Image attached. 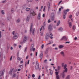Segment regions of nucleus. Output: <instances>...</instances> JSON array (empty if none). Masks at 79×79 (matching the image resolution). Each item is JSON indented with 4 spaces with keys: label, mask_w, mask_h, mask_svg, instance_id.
<instances>
[{
    "label": "nucleus",
    "mask_w": 79,
    "mask_h": 79,
    "mask_svg": "<svg viewBox=\"0 0 79 79\" xmlns=\"http://www.w3.org/2000/svg\"><path fill=\"white\" fill-rule=\"evenodd\" d=\"M18 34L17 33H15L13 37V39H17V38H18Z\"/></svg>",
    "instance_id": "obj_5"
},
{
    "label": "nucleus",
    "mask_w": 79,
    "mask_h": 79,
    "mask_svg": "<svg viewBox=\"0 0 79 79\" xmlns=\"http://www.w3.org/2000/svg\"><path fill=\"white\" fill-rule=\"evenodd\" d=\"M69 43H70L69 42H65V44H69Z\"/></svg>",
    "instance_id": "obj_62"
},
{
    "label": "nucleus",
    "mask_w": 79,
    "mask_h": 79,
    "mask_svg": "<svg viewBox=\"0 0 79 79\" xmlns=\"http://www.w3.org/2000/svg\"><path fill=\"white\" fill-rule=\"evenodd\" d=\"M30 18L29 16H28L27 17V23L29 22V20Z\"/></svg>",
    "instance_id": "obj_22"
},
{
    "label": "nucleus",
    "mask_w": 79,
    "mask_h": 79,
    "mask_svg": "<svg viewBox=\"0 0 79 79\" xmlns=\"http://www.w3.org/2000/svg\"><path fill=\"white\" fill-rule=\"evenodd\" d=\"M49 37V35H48L46 36L45 39H48Z\"/></svg>",
    "instance_id": "obj_37"
},
{
    "label": "nucleus",
    "mask_w": 79,
    "mask_h": 79,
    "mask_svg": "<svg viewBox=\"0 0 79 79\" xmlns=\"http://www.w3.org/2000/svg\"><path fill=\"white\" fill-rule=\"evenodd\" d=\"M64 63H62V67H64Z\"/></svg>",
    "instance_id": "obj_47"
},
{
    "label": "nucleus",
    "mask_w": 79,
    "mask_h": 79,
    "mask_svg": "<svg viewBox=\"0 0 79 79\" xmlns=\"http://www.w3.org/2000/svg\"><path fill=\"white\" fill-rule=\"evenodd\" d=\"M70 69H71V70H72V69H73V66H71Z\"/></svg>",
    "instance_id": "obj_55"
},
{
    "label": "nucleus",
    "mask_w": 79,
    "mask_h": 79,
    "mask_svg": "<svg viewBox=\"0 0 79 79\" xmlns=\"http://www.w3.org/2000/svg\"><path fill=\"white\" fill-rule=\"evenodd\" d=\"M31 47L32 48H34V44H31Z\"/></svg>",
    "instance_id": "obj_46"
},
{
    "label": "nucleus",
    "mask_w": 79,
    "mask_h": 79,
    "mask_svg": "<svg viewBox=\"0 0 79 79\" xmlns=\"http://www.w3.org/2000/svg\"><path fill=\"white\" fill-rule=\"evenodd\" d=\"M21 22V20H20V19H18L16 20V23H20Z\"/></svg>",
    "instance_id": "obj_23"
},
{
    "label": "nucleus",
    "mask_w": 79,
    "mask_h": 79,
    "mask_svg": "<svg viewBox=\"0 0 79 79\" xmlns=\"http://www.w3.org/2000/svg\"><path fill=\"white\" fill-rule=\"evenodd\" d=\"M74 28H75V27L74 26V25H73V31H75V29H74Z\"/></svg>",
    "instance_id": "obj_39"
},
{
    "label": "nucleus",
    "mask_w": 79,
    "mask_h": 79,
    "mask_svg": "<svg viewBox=\"0 0 79 79\" xmlns=\"http://www.w3.org/2000/svg\"><path fill=\"white\" fill-rule=\"evenodd\" d=\"M29 10H30V8H27L26 9V11H28Z\"/></svg>",
    "instance_id": "obj_33"
},
{
    "label": "nucleus",
    "mask_w": 79,
    "mask_h": 79,
    "mask_svg": "<svg viewBox=\"0 0 79 79\" xmlns=\"http://www.w3.org/2000/svg\"><path fill=\"white\" fill-rule=\"evenodd\" d=\"M52 26L51 25H49L48 26V29L50 31H52L53 29L52 28Z\"/></svg>",
    "instance_id": "obj_9"
},
{
    "label": "nucleus",
    "mask_w": 79,
    "mask_h": 79,
    "mask_svg": "<svg viewBox=\"0 0 79 79\" xmlns=\"http://www.w3.org/2000/svg\"><path fill=\"white\" fill-rule=\"evenodd\" d=\"M1 13L2 15H5V12H4V10H2Z\"/></svg>",
    "instance_id": "obj_35"
},
{
    "label": "nucleus",
    "mask_w": 79,
    "mask_h": 79,
    "mask_svg": "<svg viewBox=\"0 0 79 79\" xmlns=\"http://www.w3.org/2000/svg\"><path fill=\"white\" fill-rule=\"evenodd\" d=\"M60 21H59L57 24V26H58L59 25H60Z\"/></svg>",
    "instance_id": "obj_30"
},
{
    "label": "nucleus",
    "mask_w": 79,
    "mask_h": 79,
    "mask_svg": "<svg viewBox=\"0 0 79 79\" xmlns=\"http://www.w3.org/2000/svg\"><path fill=\"white\" fill-rule=\"evenodd\" d=\"M32 26L33 24L32 23L31 24V27H30V32H31L32 31Z\"/></svg>",
    "instance_id": "obj_16"
},
{
    "label": "nucleus",
    "mask_w": 79,
    "mask_h": 79,
    "mask_svg": "<svg viewBox=\"0 0 79 79\" xmlns=\"http://www.w3.org/2000/svg\"><path fill=\"white\" fill-rule=\"evenodd\" d=\"M52 46L53 47H55V46H56V44H53V45H52Z\"/></svg>",
    "instance_id": "obj_59"
},
{
    "label": "nucleus",
    "mask_w": 79,
    "mask_h": 79,
    "mask_svg": "<svg viewBox=\"0 0 79 79\" xmlns=\"http://www.w3.org/2000/svg\"><path fill=\"white\" fill-rule=\"evenodd\" d=\"M40 77H41L40 75H39V78H38V79H40Z\"/></svg>",
    "instance_id": "obj_64"
},
{
    "label": "nucleus",
    "mask_w": 79,
    "mask_h": 79,
    "mask_svg": "<svg viewBox=\"0 0 79 79\" xmlns=\"http://www.w3.org/2000/svg\"><path fill=\"white\" fill-rule=\"evenodd\" d=\"M17 60L18 61H19L20 60H21V58L20 57H19V56H17Z\"/></svg>",
    "instance_id": "obj_38"
},
{
    "label": "nucleus",
    "mask_w": 79,
    "mask_h": 79,
    "mask_svg": "<svg viewBox=\"0 0 79 79\" xmlns=\"http://www.w3.org/2000/svg\"><path fill=\"white\" fill-rule=\"evenodd\" d=\"M53 72L52 71V70H50V73L51 75H52V74H53Z\"/></svg>",
    "instance_id": "obj_32"
},
{
    "label": "nucleus",
    "mask_w": 79,
    "mask_h": 79,
    "mask_svg": "<svg viewBox=\"0 0 79 79\" xmlns=\"http://www.w3.org/2000/svg\"><path fill=\"white\" fill-rule=\"evenodd\" d=\"M52 36H53V34H52V33L50 34V37L51 39H52L53 38V37H52Z\"/></svg>",
    "instance_id": "obj_34"
},
{
    "label": "nucleus",
    "mask_w": 79,
    "mask_h": 79,
    "mask_svg": "<svg viewBox=\"0 0 79 79\" xmlns=\"http://www.w3.org/2000/svg\"><path fill=\"white\" fill-rule=\"evenodd\" d=\"M47 59H46L44 60V62L45 63H46V62H47Z\"/></svg>",
    "instance_id": "obj_50"
},
{
    "label": "nucleus",
    "mask_w": 79,
    "mask_h": 79,
    "mask_svg": "<svg viewBox=\"0 0 79 79\" xmlns=\"http://www.w3.org/2000/svg\"><path fill=\"white\" fill-rule=\"evenodd\" d=\"M48 11H49V10H50V2H48Z\"/></svg>",
    "instance_id": "obj_13"
},
{
    "label": "nucleus",
    "mask_w": 79,
    "mask_h": 79,
    "mask_svg": "<svg viewBox=\"0 0 79 79\" xmlns=\"http://www.w3.org/2000/svg\"><path fill=\"white\" fill-rule=\"evenodd\" d=\"M74 40H77V37H75L74 38Z\"/></svg>",
    "instance_id": "obj_63"
},
{
    "label": "nucleus",
    "mask_w": 79,
    "mask_h": 79,
    "mask_svg": "<svg viewBox=\"0 0 79 79\" xmlns=\"http://www.w3.org/2000/svg\"><path fill=\"white\" fill-rule=\"evenodd\" d=\"M67 40V38L66 36H63L60 40Z\"/></svg>",
    "instance_id": "obj_8"
},
{
    "label": "nucleus",
    "mask_w": 79,
    "mask_h": 79,
    "mask_svg": "<svg viewBox=\"0 0 79 79\" xmlns=\"http://www.w3.org/2000/svg\"><path fill=\"white\" fill-rule=\"evenodd\" d=\"M69 9H67L66 10H64L63 11H64V12H65V14L66 15L67 14V12H69Z\"/></svg>",
    "instance_id": "obj_12"
},
{
    "label": "nucleus",
    "mask_w": 79,
    "mask_h": 79,
    "mask_svg": "<svg viewBox=\"0 0 79 79\" xmlns=\"http://www.w3.org/2000/svg\"><path fill=\"white\" fill-rule=\"evenodd\" d=\"M10 17H7V21H9L10 20Z\"/></svg>",
    "instance_id": "obj_25"
},
{
    "label": "nucleus",
    "mask_w": 79,
    "mask_h": 79,
    "mask_svg": "<svg viewBox=\"0 0 79 79\" xmlns=\"http://www.w3.org/2000/svg\"><path fill=\"white\" fill-rule=\"evenodd\" d=\"M11 11L12 13H13V11H14V9H12L11 10Z\"/></svg>",
    "instance_id": "obj_49"
},
{
    "label": "nucleus",
    "mask_w": 79,
    "mask_h": 79,
    "mask_svg": "<svg viewBox=\"0 0 79 79\" xmlns=\"http://www.w3.org/2000/svg\"><path fill=\"white\" fill-rule=\"evenodd\" d=\"M30 77H31V75H29L28 77V79H30Z\"/></svg>",
    "instance_id": "obj_53"
},
{
    "label": "nucleus",
    "mask_w": 79,
    "mask_h": 79,
    "mask_svg": "<svg viewBox=\"0 0 79 79\" xmlns=\"http://www.w3.org/2000/svg\"><path fill=\"white\" fill-rule=\"evenodd\" d=\"M48 48H47L46 49V51L45 52V55H47V54L48 53Z\"/></svg>",
    "instance_id": "obj_18"
},
{
    "label": "nucleus",
    "mask_w": 79,
    "mask_h": 79,
    "mask_svg": "<svg viewBox=\"0 0 79 79\" xmlns=\"http://www.w3.org/2000/svg\"><path fill=\"white\" fill-rule=\"evenodd\" d=\"M55 73L56 75V79H60V77H59V75H58V73L57 72H56Z\"/></svg>",
    "instance_id": "obj_7"
},
{
    "label": "nucleus",
    "mask_w": 79,
    "mask_h": 79,
    "mask_svg": "<svg viewBox=\"0 0 79 79\" xmlns=\"http://www.w3.org/2000/svg\"><path fill=\"white\" fill-rule=\"evenodd\" d=\"M65 79H70V75H68V76L65 78Z\"/></svg>",
    "instance_id": "obj_24"
},
{
    "label": "nucleus",
    "mask_w": 79,
    "mask_h": 79,
    "mask_svg": "<svg viewBox=\"0 0 79 79\" xmlns=\"http://www.w3.org/2000/svg\"><path fill=\"white\" fill-rule=\"evenodd\" d=\"M4 71H1L0 72V76H3V74H4Z\"/></svg>",
    "instance_id": "obj_14"
},
{
    "label": "nucleus",
    "mask_w": 79,
    "mask_h": 79,
    "mask_svg": "<svg viewBox=\"0 0 79 79\" xmlns=\"http://www.w3.org/2000/svg\"><path fill=\"white\" fill-rule=\"evenodd\" d=\"M20 63H23V60H21L20 62Z\"/></svg>",
    "instance_id": "obj_60"
},
{
    "label": "nucleus",
    "mask_w": 79,
    "mask_h": 79,
    "mask_svg": "<svg viewBox=\"0 0 79 79\" xmlns=\"http://www.w3.org/2000/svg\"><path fill=\"white\" fill-rule=\"evenodd\" d=\"M19 67L20 68H21V69H23V65H20Z\"/></svg>",
    "instance_id": "obj_28"
},
{
    "label": "nucleus",
    "mask_w": 79,
    "mask_h": 79,
    "mask_svg": "<svg viewBox=\"0 0 79 79\" xmlns=\"http://www.w3.org/2000/svg\"><path fill=\"white\" fill-rule=\"evenodd\" d=\"M37 18L38 19H39V20H40V14L39 13V14Z\"/></svg>",
    "instance_id": "obj_19"
},
{
    "label": "nucleus",
    "mask_w": 79,
    "mask_h": 79,
    "mask_svg": "<svg viewBox=\"0 0 79 79\" xmlns=\"http://www.w3.org/2000/svg\"><path fill=\"white\" fill-rule=\"evenodd\" d=\"M14 69H11L10 70V72L11 73H13V72H14Z\"/></svg>",
    "instance_id": "obj_27"
},
{
    "label": "nucleus",
    "mask_w": 79,
    "mask_h": 79,
    "mask_svg": "<svg viewBox=\"0 0 79 79\" xmlns=\"http://www.w3.org/2000/svg\"><path fill=\"white\" fill-rule=\"evenodd\" d=\"M2 32L0 31V38L2 37Z\"/></svg>",
    "instance_id": "obj_42"
},
{
    "label": "nucleus",
    "mask_w": 79,
    "mask_h": 79,
    "mask_svg": "<svg viewBox=\"0 0 79 79\" xmlns=\"http://www.w3.org/2000/svg\"><path fill=\"white\" fill-rule=\"evenodd\" d=\"M26 50H27V47H26L25 48V49L24 50V52H26Z\"/></svg>",
    "instance_id": "obj_41"
},
{
    "label": "nucleus",
    "mask_w": 79,
    "mask_h": 79,
    "mask_svg": "<svg viewBox=\"0 0 79 79\" xmlns=\"http://www.w3.org/2000/svg\"><path fill=\"white\" fill-rule=\"evenodd\" d=\"M62 2V1H60V2H59V3H58V5H60V4Z\"/></svg>",
    "instance_id": "obj_51"
},
{
    "label": "nucleus",
    "mask_w": 79,
    "mask_h": 79,
    "mask_svg": "<svg viewBox=\"0 0 79 79\" xmlns=\"http://www.w3.org/2000/svg\"><path fill=\"white\" fill-rule=\"evenodd\" d=\"M40 58L41 60L42 59V58L43 57V52H41V53L40 55Z\"/></svg>",
    "instance_id": "obj_15"
},
{
    "label": "nucleus",
    "mask_w": 79,
    "mask_h": 79,
    "mask_svg": "<svg viewBox=\"0 0 79 79\" xmlns=\"http://www.w3.org/2000/svg\"><path fill=\"white\" fill-rule=\"evenodd\" d=\"M35 31V28H33L32 30V33L34 34V32Z\"/></svg>",
    "instance_id": "obj_36"
},
{
    "label": "nucleus",
    "mask_w": 79,
    "mask_h": 79,
    "mask_svg": "<svg viewBox=\"0 0 79 79\" xmlns=\"http://www.w3.org/2000/svg\"><path fill=\"white\" fill-rule=\"evenodd\" d=\"M33 48H32V47H31L30 48V51H32V50H33Z\"/></svg>",
    "instance_id": "obj_43"
},
{
    "label": "nucleus",
    "mask_w": 79,
    "mask_h": 79,
    "mask_svg": "<svg viewBox=\"0 0 79 79\" xmlns=\"http://www.w3.org/2000/svg\"><path fill=\"white\" fill-rule=\"evenodd\" d=\"M29 64V60H28L27 63V64Z\"/></svg>",
    "instance_id": "obj_61"
},
{
    "label": "nucleus",
    "mask_w": 79,
    "mask_h": 79,
    "mask_svg": "<svg viewBox=\"0 0 79 79\" xmlns=\"http://www.w3.org/2000/svg\"><path fill=\"white\" fill-rule=\"evenodd\" d=\"M58 30L59 31H62L63 30V29L62 27H60L58 29Z\"/></svg>",
    "instance_id": "obj_21"
},
{
    "label": "nucleus",
    "mask_w": 79,
    "mask_h": 79,
    "mask_svg": "<svg viewBox=\"0 0 79 79\" xmlns=\"http://www.w3.org/2000/svg\"><path fill=\"white\" fill-rule=\"evenodd\" d=\"M60 53V55L63 56V57H64L65 56V54H64V51H61Z\"/></svg>",
    "instance_id": "obj_6"
},
{
    "label": "nucleus",
    "mask_w": 79,
    "mask_h": 79,
    "mask_svg": "<svg viewBox=\"0 0 79 79\" xmlns=\"http://www.w3.org/2000/svg\"><path fill=\"white\" fill-rule=\"evenodd\" d=\"M51 22V21H50V19H48V23H50Z\"/></svg>",
    "instance_id": "obj_48"
},
{
    "label": "nucleus",
    "mask_w": 79,
    "mask_h": 79,
    "mask_svg": "<svg viewBox=\"0 0 79 79\" xmlns=\"http://www.w3.org/2000/svg\"><path fill=\"white\" fill-rule=\"evenodd\" d=\"M44 44H42L41 46V48L42 49L43 48H44Z\"/></svg>",
    "instance_id": "obj_44"
},
{
    "label": "nucleus",
    "mask_w": 79,
    "mask_h": 79,
    "mask_svg": "<svg viewBox=\"0 0 79 79\" xmlns=\"http://www.w3.org/2000/svg\"><path fill=\"white\" fill-rule=\"evenodd\" d=\"M54 18H55V17L54 16V13L52 14L51 16V19L52 20H53Z\"/></svg>",
    "instance_id": "obj_10"
},
{
    "label": "nucleus",
    "mask_w": 79,
    "mask_h": 79,
    "mask_svg": "<svg viewBox=\"0 0 79 79\" xmlns=\"http://www.w3.org/2000/svg\"><path fill=\"white\" fill-rule=\"evenodd\" d=\"M61 8H60L59 10V11H61Z\"/></svg>",
    "instance_id": "obj_58"
},
{
    "label": "nucleus",
    "mask_w": 79,
    "mask_h": 79,
    "mask_svg": "<svg viewBox=\"0 0 79 79\" xmlns=\"http://www.w3.org/2000/svg\"><path fill=\"white\" fill-rule=\"evenodd\" d=\"M32 77H35V75L33 74L32 75Z\"/></svg>",
    "instance_id": "obj_56"
},
{
    "label": "nucleus",
    "mask_w": 79,
    "mask_h": 79,
    "mask_svg": "<svg viewBox=\"0 0 79 79\" xmlns=\"http://www.w3.org/2000/svg\"><path fill=\"white\" fill-rule=\"evenodd\" d=\"M28 58H29V56H27V57H26V59L27 60L28 59Z\"/></svg>",
    "instance_id": "obj_57"
},
{
    "label": "nucleus",
    "mask_w": 79,
    "mask_h": 79,
    "mask_svg": "<svg viewBox=\"0 0 79 79\" xmlns=\"http://www.w3.org/2000/svg\"><path fill=\"white\" fill-rule=\"evenodd\" d=\"M66 67H67V65L65 64L64 65V70H63L62 72V77L63 79H64V78L65 77L64 72H65V73H67V72H68V69L66 68Z\"/></svg>",
    "instance_id": "obj_1"
},
{
    "label": "nucleus",
    "mask_w": 79,
    "mask_h": 79,
    "mask_svg": "<svg viewBox=\"0 0 79 79\" xmlns=\"http://www.w3.org/2000/svg\"><path fill=\"white\" fill-rule=\"evenodd\" d=\"M6 0H5V1H3L2 2V3H5V2H6Z\"/></svg>",
    "instance_id": "obj_52"
},
{
    "label": "nucleus",
    "mask_w": 79,
    "mask_h": 79,
    "mask_svg": "<svg viewBox=\"0 0 79 79\" xmlns=\"http://www.w3.org/2000/svg\"><path fill=\"white\" fill-rule=\"evenodd\" d=\"M30 13L31 15H32V16H35L36 15L35 13L34 12V10L33 9L31 10Z\"/></svg>",
    "instance_id": "obj_4"
},
{
    "label": "nucleus",
    "mask_w": 79,
    "mask_h": 79,
    "mask_svg": "<svg viewBox=\"0 0 79 79\" xmlns=\"http://www.w3.org/2000/svg\"><path fill=\"white\" fill-rule=\"evenodd\" d=\"M61 69V66H57V70L58 71H60Z\"/></svg>",
    "instance_id": "obj_20"
},
{
    "label": "nucleus",
    "mask_w": 79,
    "mask_h": 79,
    "mask_svg": "<svg viewBox=\"0 0 79 79\" xmlns=\"http://www.w3.org/2000/svg\"><path fill=\"white\" fill-rule=\"evenodd\" d=\"M45 22H44V23L43 24L44 26H45Z\"/></svg>",
    "instance_id": "obj_54"
},
{
    "label": "nucleus",
    "mask_w": 79,
    "mask_h": 79,
    "mask_svg": "<svg viewBox=\"0 0 79 79\" xmlns=\"http://www.w3.org/2000/svg\"><path fill=\"white\" fill-rule=\"evenodd\" d=\"M69 18H72V15H69Z\"/></svg>",
    "instance_id": "obj_45"
},
{
    "label": "nucleus",
    "mask_w": 79,
    "mask_h": 79,
    "mask_svg": "<svg viewBox=\"0 0 79 79\" xmlns=\"http://www.w3.org/2000/svg\"><path fill=\"white\" fill-rule=\"evenodd\" d=\"M16 77V75L15 73H13V77L12 78L13 79L14 77Z\"/></svg>",
    "instance_id": "obj_17"
},
{
    "label": "nucleus",
    "mask_w": 79,
    "mask_h": 79,
    "mask_svg": "<svg viewBox=\"0 0 79 79\" xmlns=\"http://www.w3.org/2000/svg\"><path fill=\"white\" fill-rule=\"evenodd\" d=\"M63 47H64V46L63 45H60L59 46V48H62Z\"/></svg>",
    "instance_id": "obj_26"
},
{
    "label": "nucleus",
    "mask_w": 79,
    "mask_h": 79,
    "mask_svg": "<svg viewBox=\"0 0 79 79\" xmlns=\"http://www.w3.org/2000/svg\"><path fill=\"white\" fill-rule=\"evenodd\" d=\"M27 37L26 36H24V38L23 40V41L22 42H21L20 44H23V43H25L26 40H27Z\"/></svg>",
    "instance_id": "obj_3"
},
{
    "label": "nucleus",
    "mask_w": 79,
    "mask_h": 79,
    "mask_svg": "<svg viewBox=\"0 0 79 79\" xmlns=\"http://www.w3.org/2000/svg\"><path fill=\"white\" fill-rule=\"evenodd\" d=\"M35 69H36V70L38 69V71H40L41 69L39 68V62H38V61H36V63Z\"/></svg>",
    "instance_id": "obj_2"
},
{
    "label": "nucleus",
    "mask_w": 79,
    "mask_h": 79,
    "mask_svg": "<svg viewBox=\"0 0 79 79\" xmlns=\"http://www.w3.org/2000/svg\"><path fill=\"white\" fill-rule=\"evenodd\" d=\"M66 12H64V13L63 15V19H66Z\"/></svg>",
    "instance_id": "obj_11"
},
{
    "label": "nucleus",
    "mask_w": 79,
    "mask_h": 79,
    "mask_svg": "<svg viewBox=\"0 0 79 79\" xmlns=\"http://www.w3.org/2000/svg\"><path fill=\"white\" fill-rule=\"evenodd\" d=\"M69 26L70 27H71V26H72V23L71 22H70L69 24Z\"/></svg>",
    "instance_id": "obj_29"
},
{
    "label": "nucleus",
    "mask_w": 79,
    "mask_h": 79,
    "mask_svg": "<svg viewBox=\"0 0 79 79\" xmlns=\"http://www.w3.org/2000/svg\"><path fill=\"white\" fill-rule=\"evenodd\" d=\"M28 2H32V0H27Z\"/></svg>",
    "instance_id": "obj_40"
},
{
    "label": "nucleus",
    "mask_w": 79,
    "mask_h": 79,
    "mask_svg": "<svg viewBox=\"0 0 79 79\" xmlns=\"http://www.w3.org/2000/svg\"><path fill=\"white\" fill-rule=\"evenodd\" d=\"M1 59V60H2V54H1V52H0V59Z\"/></svg>",
    "instance_id": "obj_31"
}]
</instances>
